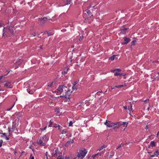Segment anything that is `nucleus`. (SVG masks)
<instances>
[{
	"label": "nucleus",
	"instance_id": "obj_1",
	"mask_svg": "<svg viewBox=\"0 0 159 159\" xmlns=\"http://www.w3.org/2000/svg\"><path fill=\"white\" fill-rule=\"evenodd\" d=\"M3 36L6 37H9L13 34V30L10 26H7L4 28Z\"/></svg>",
	"mask_w": 159,
	"mask_h": 159
},
{
	"label": "nucleus",
	"instance_id": "obj_2",
	"mask_svg": "<svg viewBox=\"0 0 159 159\" xmlns=\"http://www.w3.org/2000/svg\"><path fill=\"white\" fill-rule=\"evenodd\" d=\"M87 152L85 149H84L82 150H80V152L78 153L77 157L79 158L82 159L85 156L87 153Z\"/></svg>",
	"mask_w": 159,
	"mask_h": 159
},
{
	"label": "nucleus",
	"instance_id": "obj_3",
	"mask_svg": "<svg viewBox=\"0 0 159 159\" xmlns=\"http://www.w3.org/2000/svg\"><path fill=\"white\" fill-rule=\"evenodd\" d=\"M72 92H73L71 91L70 89H68L66 92L67 94L63 95V96H60V97H63L66 98L67 100H69L70 99V95L72 93Z\"/></svg>",
	"mask_w": 159,
	"mask_h": 159
},
{
	"label": "nucleus",
	"instance_id": "obj_4",
	"mask_svg": "<svg viewBox=\"0 0 159 159\" xmlns=\"http://www.w3.org/2000/svg\"><path fill=\"white\" fill-rule=\"evenodd\" d=\"M121 71V70L119 68L116 69L114 70H112L111 72L114 73V75L115 76H120V74L119 73Z\"/></svg>",
	"mask_w": 159,
	"mask_h": 159
},
{
	"label": "nucleus",
	"instance_id": "obj_5",
	"mask_svg": "<svg viewBox=\"0 0 159 159\" xmlns=\"http://www.w3.org/2000/svg\"><path fill=\"white\" fill-rule=\"evenodd\" d=\"M4 87L7 88H12L13 87L11 82L10 81H6V83L4 84Z\"/></svg>",
	"mask_w": 159,
	"mask_h": 159
},
{
	"label": "nucleus",
	"instance_id": "obj_6",
	"mask_svg": "<svg viewBox=\"0 0 159 159\" xmlns=\"http://www.w3.org/2000/svg\"><path fill=\"white\" fill-rule=\"evenodd\" d=\"M67 89V87L64 85H60L57 89V90L60 92H63L64 89L66 91V89Z\"/></svg>",
	"mask_w": 159,
	"mask_h": 159
},
{
	"label": "nucleus",
	"instance_id": "obj_7",
	"mask_svg": "<svg viewBox=\"0 0 159 159\" xmlns=\"http://www.w3.org/2000/svg\"><path fill=\"white\" fill-rule=\"evenodd\" d=\"M113 123L111 122L110 121H107V120H106V122L104 123V124L105 125L110 128L113 127Z\"/></svg>",
	"mask_w": 159,
	"mask_h": 159
},
{
	"label": "nucleus",
	"instance_id": "obj_8",
	"mask_svg": "<svg viewBox=\"0 0 159 159\" xmlns=\"http://www.w3.org/2000/svg\"><path fill=\"white\" fill-rule=\"evenodd\" d=\"M151 76L154 79H157L159 80V71L156 72L154 74H152Z\"/></svg>",
	"mask_w": 159,
	"mask_h": 159
},
{
	"label": "nucleus",
	"instance_id": "obj_9",
	"mask_svg": "<svg viewBox=\"0 0 159 159\" xmlns=\"http://www.w3.org/2000/svg\"><path fill=\"white\" fill-rule=\"evenodd\" d=\"M113 129L119 128L120 126L121 125V122L120 121L117 123H113Z\"/></svg>",
	"mask_w": 159,
	"mask_h": 159
},
{
	"label": "nucleus",
	"instance_id": "obj_10",
	"mask_svg": "<svg viewBox=\"0 0 159 159\" xmlns=\"http://www.w3.org/2000/svg\"><path fill=\"white\" fill-rule=\"evenodd\" d=\"M15 126L13 125H12L11 127V126L8 127L9 135H10L11 133L12 132L15 130Z\"/></svg>",
	"mask_w": 159,
	"mask_h": 159
},
{
	"label": "nucleus",
	"instance_id": "obj_11",
	"mask_svg": "<svg viewBox=\"0 0 159 159\" xmlns=\"http://www.w3.org/2000/svg\"><path fill=\"white\" fill-rule=\"evenodd\" d=\"M60 154V152L58 149H56L52 154L53 157H56Z\"/></svg>",
	"mask_w": 159,
	"mask_h": 159
},
{
	"label": "nucleus",
	"instance_id": "obj_12",
	"mask_svg": "<svg viewBox=\"0 0 159 159\" xmlns=\"http://www.w3.org/2000/svg\"><path fill=\"white\" fill-rule=\"evenodd\" d=\"M124 39L125 42L122 43V44H126L130 41V39L129 38L125 37L124 38Z\"/></svg>",
	"mask_w": 159,
	"mask_h": 159
},
{
	"label": "nucleus",
	"instance_id": "obj_13",
	"mask_svg": "<svg viewBox=\"0 0 159 159\" xmlns=\"http://www.w3.org/2000/svg\"><path fill=\"white\" fill-rule=\"evenodd\" d=\"M0 134H2L1 136L2 138L5 139L7 140L9 139V138L7 136V135H6V133H2L1 132H0Z\"/></svg>",
	"mask_w": 159,
	"mask_h": 159
},
{
	"label": "nucleus",
	"instance_id": "obj_14",
	"mask_svg": "<svg viewBox=\"0 0 159 159\" xmlns=\"http://www.w3.org/2000/svg\"><path fill=\"white\" fill-rule=\"evenodd\" d=\"M48 19L47 18L44 17L43 18L41 19V22L40 24L41 25H42L43 24L45 23L48 20Z\"/></svg>",
	"mask_w": 159,
	"mask_h": 159
},
{
	"label": "nucleus",
	"instance_id": "obj_15",
	"mask_svg": "<svg viewBox=\"0 0 159 159\" xmlns=\"http://www.w3.org/2000/svg\"><path fill=\"white\" fill-rule=\"evenodd\" d=\"M155 146V142L154 141H152L150 142V145L148 146V148H150L151 147H153Z\"/></svg>",
	"mask_w": 159,
	"mask_h": 159
},
{
	"label": "nucleus",
	"instance_id": "obj_16",
	"mask_svg": "<svg viewBox=\"0 0 159 159\" xmlns=\"http://www.w3.org/2000/svg\"><path fill=\"white\" fill-rule=\"evenodd\" d=\"M63 2L64 4L63 6L69 4L70 3V0H63Z\"/></svg>",
	"mask_w": 159,
	"mask_h": 159
},
{
	"label": "nucleus",
	"instance_id": "obj_17",
	"mask_svg": "<svg viewBox=\"0 0 159 159\" xmlns=\"http://www.w3.org/2000/svg\"><path fill=\"white\" fill-rule=\"evenodd\" d=\"M158 155H159V152L158 150H157L154 152L153 154L151 155L150 157H152L155 156H157Z\"/></svg>",
	"mask_w": 159,
	"mask_h": 159
},
{
	"label": "nucleus",
	"instance_id": "obj_18",
	"mask_svg": "<svg viewBox=\"0 0 159 159\" xmlns=\"http://www.w3.org/2000/svg\"><path fill=\"white\" fill-rule=\"evenodd\" d=\"M100 154L99 153H98L97 154H94L92 156H90L88 157V159H94L97 155H99Z\"/></svg>",
	"mask_w": 159,
	"mask_h": 159
},
{
	"label": "nucleus",
	"instance_id": "obj_19",
	"mask_svg": "<svg viewBox=\"0 0 159 159\" xmlns=\"http://www.w3.org/2000/svg\"><path fill=\"white\" fill-rule=\"evenodd\" d=\"M38 144L40 146H43L44 144V143L43 142L42 140L41 139H40L38 142Z\"/></svg>",
	"mask_w": 159,
	"mask_h": 159
},
{
	"label": "nucleus",
	"instance_id": "obj_20",
	"mask_svg": "<svg viewBox=\"0 0 159 159\" xmlns=\"http://www.w3.org/2000/svg\"><path fill=\"white\" fill-rule=\"evenodd\" d=\"M57 159H69V158L67 157H63L62 156H59Z\"/></svg>",
	"mask_w": 159,
	"mask_h": 159
},
{
	"label": "nucleus",
	"instance_id": "obj_21",
	"mask_svg": "<svg viewBox=\"0 0 159 159\" xmlns=\"http://www.w3.org/2000/svg\"><path fill=\"white\" fill-rule=\"evenodd\" d=\"M53 123V121L52 120H51L49 122V127H52V125Z\"/></svg>",
	"mask_w": 159,
	"mask_h": 159
},
{
	"label": "nucleus",
	"instance_id": "obj_22",
	"mask_svg": "<svg viewBox=\"0 0 159 159\" xmlns=\"http://www.w3.org/2000/svg\"><path fill=\"white\" fill-rule=\"evenodd\" d=\"M107 147V146H106V145H103V146H102L99 149V151H101V150L102 149H103V148H106Z\"/></svg>",
	"mask_w": 159,
	"mask_h": 159
},
{
	"label": "nucleus",
	"instance_id": "obj_23",
	"mask_svg": "<svg viewBox=\"0 0 159 159\" xmlns=\"http://www.w3.org/2000/svg\"><path fill=\"white\" fill-rule=\"evenodd\" d=\"M72 89L73 90V91H74L75 92L76 91L77 88L75 86V85L73 84V86L72 87Z\"/></svg>",
	"mask_w": 159,
	"mask_h": 159
},
{
	"label": "nucleus",
	"instance_id": "obj_24",
	"mask_svg": "<svg viewBox=\"0 0 159 159\" xmlns=\"http://www.w3.org/2000/svg\"><path fill=\"white\" fill-rule=\"evenodd\" d=\"M115 57H116V55H113V56L110 57L109 58V60L112 61L114 60V59H115Z\"/></svg>",
	"mask_w": 159,
	"mask_h": 159
},
{
	"label": "nucleus",
	"instance_id": "obj_25",
	"mask_svg": "<svg viewBox=\"0 0 159 159\" xmlns=\"http://www.w3.org/2000/svg\"><path fill=\"white\" fill-rule=\"evenodd\" d=\"M121 125H126V126H125V128L127 127V125H128V123L127 122H121Z\"/></svg>",
	"mask_w": 159,
	"mask_h": 159
},
{
	"label": "nucleus",
	"instance_id": "obj_26",
	"mask_svg": "<svg viewBox=\"0 0 159 159\" xmlns=\"http://www.w3.org/2000/svg\"><path fill=\"white\" fill-rule=\"evenodd\" d=\"M57 125V126H54V127L55 128L58 127V129L59 130H61L63 128L62 127L60 126L59 125Z\"/></svg>",
	"mask_w": 159,
	"mask_h": 159
},
{
	"label": "nucleus",
	"instance_id": "obj_27",
	"mask_svg": "<svg viewBox=\"0 0 159 159\" xmlns=\"http://www.w3.org/2000/svg\"><path fill=\"white\" fill-rule=\"evenodd\" d=\"M71 144V143L70 141H68L66 143L65 145V146L66 147H68L69 145H70Z\"/></svg>",
	"mask_w": 159,
	"mask_h": 159
},
{
	"label": "nucleus",
	"instance_id": "obj_28",
	"mask_svg": "<svg viewBox=\"0 0 159 159\" xmlns=\"http://www.w3.org/2000/svg\"><path fill=\"white\" fill-rule=\"evenodd\" d=\"M123 86V85H118V86H115L114 88H112L111 89H115V88H120L121 87H122Z\"/></svg>",
	"mask_w": 159,
	"mask_h": 159
},
{
	"label": "nucleus",
	"instance_id": "obj_29",
	"mask_svg": "<svg viewBox=\"0 0 159 159\" xmlns=\"http://www.w3.org/2000/svg\"><path fill=\"white\" fill-rule=\"evenodd\" d=\"M86 12L89 15H91V13L89 10H87L86 11Z\"/></svg>",
	"mask_w": 159,
	"mask_h": 159
},
{
	"label": "nucleus",
	"instance_id": "obj_30",
	"mask_svg": "<svg viewBox=\"0 0 159 159\" xmlns=\"http://www.w3.org/2000/svg\"><path fill=\"white\" fill-rule=\"evenodd\" d=\"M67 131L66 130V129H64L62 130L61 133L62 134H65L66 133H67Z\"/></svg>",
	"mask_w": 159,
	"mask_h": 159
},
{
	"label": "nucleus",
	"instance_id": "obj_31",
	"mask_svg": "<svg viewBox=\"0 0 159 159\" xmlns=\"http://www.w3.org/2000/svg\"><path fill=\"white\" fill-rule=\"evenodd\" d=\"M123 145V144L122 143H121L117 148H116V149H118V148L122 147Z\"/></svg>",
	"mask_w": 159,
	"mask_h": 159
},
{
	"label": "nucleus",
	"instance_id": "obj_32",
	"mask_svg": "<svg viewBox=\"0 0 159 159\" xmlns=\"http://www.w3.org/2000/svg\"><path fill=\"white\" fill-rule=\"evenodd\" d=\"M73 124V122L72 121H70L69 123V126H71Z\"/></svg>",
	"mask_w": 159,
	"mask_h": 159
},
{
	"label": "nucleus",
	"instance_id": "obj_33",
	"mask_svg": "<svg viewBox=\"0 0 159 159\" xmlns=\"http://www.w3.org/2000/svg\"><path fill=\"white\" fill-rule=\"evenodd\" d=\"M14 104L10 108H8V109H7V111H9L10 110H11L13 108V107H14Z\"/></svg>",
	"mask_w": 159,
	"mask_h": 159
},
{
	"label": "nucleus",
	"instance_id": "obj_34",
	"mask_svg": "<svg viewBox=\"0 0 159 159\" xmlns=\"http://www.w3.org/2000/svg\"><path fill=\"white\" fill-rule=\"evenodd\" d=\"M52 84H53V82L51 83L50 84L48 85V87H52Z\"/></svg>",
	"mask_w": 159,
	"mask_h": 159
},
{
	"label": "nucleus",
	"instance_id": "obj_35",
	"mask_svg": "<svg viewBox=\"0 0 159 159\" xmlns=\"http://www.w3.org/2000/svg\"><path fill=\"white\" fill-rule=\"evenodd\" d=\"M30 159H34V157L32 156V154H30Z\"/></svg>",
	"mask_w": 159,
	"mask_h": 159
},
{
	"label": "nucleus",
	"instance_id": "obj_36",
	"mask_svg": "<svg viewBox=\"0 0 159 159\" xmlns=\"http://www.w3.org/2000/svg\"><path fill=\"white\" fill-rule=\"evenodd\" d=\"M67 73V70L66 71H65L62 72V74H63L64 75L66 74Z\"/></svg>",
	"mask_w": 159,
	"mask_h": 159
},
{
	"label": "nucleus",
	"instance_id": "obj_37",
	"mask_svg": "<svg viewBox=\"0 0 159 159\" xmlns=\"http://www.w3.org/2000/svg\"><path fill=\"white\" fill-rule=\"evenodd\" d=\"M27 91L28 92V93H30V94H32L33 93L31 92V91L30 90H29L28 89H27Z\"/></svg>",
	"mask_w": 159,
	"mask_h": 159
},
{
	"label": "nucleus",
	"instance_id": "obj_38",
	"mask_svg": "<svg viewBox=\"0 0 159 159\" xmlns=\"http://www.w3.org/2000/svg\"><path fill=\"white\" fill-rule=\"evenodd\" d=\"M3 141L2 140H0V147H1L2 146V144Z\"/></svg>",
	"mask_w": 159,
	"mask_h": 159
},
{
	"label": "nucleus",
	"instance_id": "obj_39",
	"mask_svg": "<svg viewBox=\"0 0 159 159\" xmlns=\"http://www.w3.org/2000/svg\"><path fill=\"white\" fill-rule=\"evenodd\" d=\"M70 141L71 143H73L74 142V140L73 139H70Z\"/></svg>",
	"mask_w": 159,
	"mask_h": 159
},
{
	"label": "nucleus",
	"instance_id": "obj_40",
	"mask_svg": "<svg viewBox=\"0 0 159 159\" xmlns=\"http://www.w3.org/2000/svg\"><path fill=\"white\" fill-rule=\"evenodd\" d=\"M3 24L2 23V22L0 21V27L3 26Z\"/></svg>",
	"mask_w": 159,
	"mask_h": 159
},
{
	"label": "nucleus",
	"instance_id": "obj_41",
	"mask_svg": "<svg viewBox=\"0 0 159 159\" xmlns=\"http://www.w3.org/2000/svg\"><path fill=\"white\" fill-rule=\"evenodd\" d=\"M78 83V82L77 81H76L74 82V84H73L75 85L76 84H77Z\"/></svg>",
	"mask_w": 159,
	"mask_h": 159
},
{
	"label": "nucleus",
	"instance_id": "obj_42",
	"mask_svg": "<svg viewBox=\"0 0 159 159\" xmlns=\"http://www.w3.org/2000/svg\"><path fill=\"white\" fill-rule=\"evenodd\" d=\"M149 100V99H146L145 100H143V102H146L147 101H148Z\"/></svg>",
	"mask_w": 159,
	"mask_h": 159
},
{
	"label": "nucleus",
	"instance_id": "obj_43",
	"mask_svg": "<svg viewBox=\"0 0 159 159\" xmlns=\"http://www.w3.org/2000/svg\"><path fill=\"white\" fill-rule=\"evenodd\" d=\"M125 75H126V74H123V73H122L121 74H120V76L121 75H123V76H125Z\"/></svg>",
	"mask_w": 159,
	"mask_h": 159
},
{
	"label": "nucleus",
	"instance_id": "obj_44",
	"mask_svg": "<svg viewBox=\"0 0 159 159\" xmlns=\"http://www.w3.org/2000/svg\"><path fill=\"white\" fill-rule=\"evenodd\" d=\"M82 38H83V36H81L80 37L79 40H81L82 39Z\"/></svg>",
	"mask_w": 159,
	"mask_h": 159
},
{
	"label": "nucleus",
	"instance_id": "obj_45",
	"mask_svg": "<svg viewBox=\"0 0 159 159\" xmlns=\"http://www.w3.org/2000/svg\"><path fill=\"white\" fill-rule=\"evenodd\" d=\"M149 128L148 127V126L147 125L146 126V127L145 128V129L146 130H147Z\"/></svg>",
	"mask_w": 159,
	"mask_h": 159
},
{
	"label": "nucleus",
	"instance_id": "obj_46",
	"mask_svg": "<svg viewBox=\"0 0 159 159\" xmlns=\"http://www.w3.org/2000/svg\"><path fill=\"white\" fill-rule=\"evenodd\" d=\"M46 128H47V126H46L43 129H42V130H43L45 129H46Z\"/></svg>",
	"mask_w": 159,
	"mask_h": 159
},
{
	"label": "nucleus",
	"instance_id": "obj_47",
	"mask_svg": "<svg viewBox=\"0 0 159 159\" xmlns=\"http://www.w3.org/2000/svg\"><path fill=\"white\" fill-rule=\"evenodd\" d=\"M135 42V41L134 40L133 41H132V44H134V42Z\"/></svg>",
	"mask_w": 159,
	"mask_h": 159
},
{
	"label": "nucleus",
	"instance_id": "obj_48",
	"mask_svg": "<svg viewBox=\"0 0 159 159\" xmlns=\"http://www.w3.org/2000/svg\"><path fill=\"white\" fill-rule=\"evenodd\" d=\"M3 76H0V80H1V79H2V77H3Z\"/></svg>",
	"mask_w": 159,
	"mask_h": 159
},
{
	"label": "nucleus",
	"instance_id": "obj_49",
	"mask_svg": "<svg viewBox=\"0 0 159 159\" xmlns=\"http://www.w3.org/2000/svg\"><path fill=\"white\" fill-rule=\"evenodd\" d=\"M123 107L125 109H127V106H125V107Z\"/></svg>",
	"mask_w": 159,
	"mask_h": 159
},
{
	"label": "nucleus",
	"instance_id": "obj_50",
	"mask_svg": "<svg viewBox=\"0 0 159 159\" xmlns=\"http://www.w3.org/2000/svg\"><path fill=\"white\" fill-rule=\"evenodd\" d=\"M158 135H159V131L157 133V137H158Z\"/></svg>",
	"mask_w": 159,
	"mask_h": 159
},
{
	"label": "nucleus",
	"instance_id": "obj_51",
	"mask_svg": "<svg viewBox=\"0 0 159 159\" xmlns=\"http://www.w3.org/2000/svg\"><path fill=\"white\" fill-rule=\"evenodd\" d=\"M40 48L42 49V45L40 46Z\"/></svg>",
	"mask_w": 159,
	"mask_h": 159
},
{
	"label": "nucleus",
	"instance_id": "obj_52",
	"mask_svg": "<svg viewBox=\"0 0 159 159\" xmlns=\"http://www.w3.org/2000/svg\"><path fill=\"white\" fill-rule=\"evenodd\" d=\"M57 125V124H55L54 126H57V125Z\"/></svg>",
	"mask_w": 159,
	"mask_h": 159
},
{
	"label": "nucleus",
	"instance_id": "obj_53",
	"mask_svg": "<svg viewBox=\"0 0 159 159\" xmlns=\"http://www.w3.org/2000/svg\"><path fill=\"white\" fill-rule=\"evenodd\" d=\"M48 36L51 35V34H50L48 33Z\"/></svg>",
	"mask_w": 159,
	"mask_h": 159
},
{
	"label": "nucleus",
	"instance_id": "obj_54",
	"mask_svg": "<svg viewBox=\"0 0 159 159\" xmlns=\"http://www.w3.org/2000/svg\"><path fill=\"white\" fill-rule=\"evenodd\" d=\"M131 111H133V108H132V107H131Z\"/></svg>",
	"mask_w": 159,
	"mask_h": 159
},
{
	"label": "nucleus",
	"instance_id": "obj_55",
	"mask_svg": "<svg viewBox=\"0 0 159 159\" xmlns=\"http://www.w3.org/2000/svg\"><path fill=\"white\" fill-rule=\"evenodd\" d=\"M151 152H148V153H151Z\"/></svg>",
	"mask_w": 159,
	"mask_h": 159
},
{
	"label": "nucleus",
	"instance_id": "obj_56",
	"mask_svg": "<svg viewBox=\"0 0 159 159\" xmlns=\"http://www.w3.org/2000/svg\"><path fill=\"white\" fill-rule=\"evenodd\" d=\"M15 153V154H16V153H17L16 152V151L15 152V153Z\"/></svg>",
	"mask_w": 159,
	"mask_h": 159
},
{
	"label": "nucleus",
	"instance_id": "obj_57",
	"mask_svg": "<svg viewBox=\"0 0 159 159\" xmlns=\"http://www.w3.org/2000/svg\"><path fill=\"white\" fill-rule=\"evenodd\" d=\"M127 30V28H125V29H124V30Z\"/></svg>",
	"mask_w": 159,
	"mask_h": 159
},
{
	"label": "nucleus",
	"instance_id": "obj_58",
	"mask_svg": "<svg viewBox=\"0 0 159 159\" xmlns=\"http://www.w3.org/2000/svg\"><path fill=\"white\" fill-rule=\"evenodd\" d=\"M24 152V151H23V152H22V153H23Z\"/></svg>",
	"mask_w": 159,
	"mask_h": 159
},
{
	"label": "nucleus",
	"instance_id": "obj_59",
	"mask_svg": "<svg viewBox=\"0 0 159 159\" xmlns=\"http://www.w3.org/2000/svg\"><path fill=\"white\" fill-rule=\"evenodd\" d=\"M125 128H125L124 129V130H123L124 131V130H125Z\"/></svg>",
	"mask_w": 159,
	"mask_h": 159
},
{
	"label": "nucleus",
	"instance_id": "obj_60",
	"mask_svg": "<svg viewBox=\"0 0 159 159\" xmlns=\"http://www.w3.org/2000/svg\"><path fill=\"white\" fill-rule=\"evenodd\" d=\"M9 72H10V71H9V72H8V73H7V74H8L9 73Z\"/></svg>",
	"mask_w": 159,
	"mask_h": 159
},
{
	"label": "nucleus",
	"instance_id": "obj_61",
	"mask_svg": "<svg viewBox=\"0 0 159 159\" xmlns=\"http://www.w3.org/2000/svg\"><path fill=\"white\" fill-rule=\"evenodd\" d=\"M116 159H118V158H116Z\"/></svg>",
	"mask_w": 159,
	"mask_h": 159
},
{
	"label": "nucleus",
	"instance_id": "obj_62",
	"mask_svg": "<svg viewBox=\"0 0 159 159\" xmlns=\"http://www.w3.org/2000/svg\"><path fill=\"white\" fill-rule=\"evenodd\" d=\"M1 91V90L0 89V91Z\"/></svg>",
	"mask_w": 159,
	"mask_h": 159
}]
</instances>
